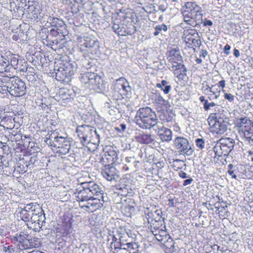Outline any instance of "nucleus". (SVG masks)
Instances as JSON below:
<instances>
[{
    "instance_id": "nucleus-1",
    "label": "nucleus",
    "mask_w": 253,
    "mask_h": 253,
    "mask_svg": "<svg viewBox=\"0 0 253 253\" xmlns=\"http://www.w3.org/2000/svg\"><path fill=\"white\" fill-rule=\"evenodd\" d=\"M134 122L144 129L153 128L159 122L155 112L148 107L140 108L136 112Z\"/></svg>"
},
{
    "instance_id": "nucleus-2",
    "label": "nucleus",
    "mask_w": 253,
    "mask_h": 253,
    "mask_svg": "<svg viewBox=\"0 0 253 253\" xmlns=\"http://www.w3.org/2000/svg\"><path fill=\"white\" fill-rule=\"evenodd\" d=\"M102 191V188L94 181L82 182L74 192L79 202H87L95 195H98Z\"/></svg>"
},
{
    "instance_id": "nucleus-3",
    "label": "nucleus",
    "mask_w": 253,
    "mask_h": 253,
    "mask_svg": "<svg viewBox=\"0 0 253 253\" xmlns=\"http://www.w3.org/2000/svg\"><path fill=\"white\" fill-rule=\"evenodd\" d=\"M76 132L84 145L88 143L95 145L99 144L100 136L95 127L83 125L77 127Z\"/></svg>"
},
{
    "instance_id": "nucleus-4",
    "label": "nucleus",
    "mask_w": 253,
    "mask_h": 253,
    "mask_svg": "<svg viewBox=\"0 0 253 253\" xmlns=\"http://www.w3.org/2000/svg\"><path fill=\"white\" fill-rule=\"evenodd\" d=\"M167 59L171 64V70L175 75L182 74L186 72V69L182 64V58L178 47L174 48L168 52Z\"/></svg>"
},
{
    "instance_id": "nucleus-5",
    "label": "nucleus",
    "mask_w": 253,
    "mask_h": 253,
    "mask_svg": "<svg viewBox=\"0 0 253 253\" xmlns=\"http://www.w3.org/2000/svg\"><path fill=\"white\" fill-rule=\"evenodd\" d=\"M234 144L235 141L233 139L230 137L221 138L217 141L213 148L215 157L228 156L233 149Z\"/></svg>"
},
{
    "instance_id": "nucleus-6",
    "label": "nucleus",
    "mask_w": 253,
    "mask_h": 253,
    "mask_svg": "<svg viewBox=\"0 0 253 253\" xmlns=\"http://www.w3.org/2000/svg\"><path fill=\"white\" fill-rule=\"evenodd\" d=\"M99 43L97 40L89 37L81 38L78 47L82 52H87L92 54H96L99 51Z\"/></svg>"
},
{
    "instance_id": "nucleus-7",
    "label": "nucleus",
    "mask_w": 253,
    "mask_h": 253,
    "mask_svg": "<svg viewBox=\"0 0 253 253\" xmlns=\"http://www.w3.org/2000/svg\"><path fill=\"white\" fill-rule=\"evenodd\" d=\"M6 86L9 93L15 97L23 96L26 93L25 83L18 77L13 78Z\"/></svg>"
},
{
    "instance_id": "nucleus-8",
    "label": "nucleus",
    "mask_w": 253,
    "mask_h": 253,
    "mask_svg": "<svg viewBox=\"0 0 253 253\" xmlns=\"http://www.w3.org/2000/svg\"><path fill=\"white\" fill-rule=\"evenodd\" d=\"M174 146L181 155L190 156L194 152L189 141L183 137H177L173 141Z\"/></svg>"
},
{
    "instance_id": "nucleus-9",
    "label": "nucleus",
    "mask_w": 253,
    "mask_h": 253,
    "mask_svg": "<svg viewBox=\"0 0 253 253\" xmlns=\"http://www.w3.org/2000/svg\"><path fill=\"white\" fill-rule=\"evenodd\" d=\"M145 213L146 218L151 230L159 228L162 226L163 218L161 210H157L154 211H149L147 213Z\"/></svg>"
},
{
    "instance_id": "nucleus-10",
    "label": "nucleus",
    "mask_w": 253,
    "mask_h": 253,
    "mask_svg": "<svg viewBox=\"0 0 253 253\" xmlns=\"http://www.w3.org/2000/svg\"><path fill=\"white\" fill-rule=\"evenodd\" d=\"M103 191L102 190L101 192L98 195H95L93 198H91L85 205L81 206L82 208H85L87 209V211L93 212L97 210L100 209L105 202Z\"/></svg>"
},
{
    "instance_id": "nucleus-11",
    "label": "nucleus",
    "mask_w": 253,
    "mask_h": 253,
    "mask_svg": "<svg viewBox=\"0 0 253 253\" xmlns=\"http://www.w3.org/2000/svg\"><path fill=\"white\" fill-rule=\"evenodd\" d=\"M81 82L84 84H88L92 88H100V84L102 82L100 76L94 73L85 72L82 74Z\"/></svg>"
},
{
    "instance_id": "nucleus-12",
    "label": "nucleus",
    "mask_w": 253,
    "mask_h": 253,
    "mask_svg": "<svg viewBox=\"0 0 253 253\" xmlns=\"http://www.w3.org/2000/svg\"><path fill=\"white\" fill-rule=\"evenodd\" d=\"M153 128L158 133L163 141H169L172 139L171 131L165 127L162 122H159Z\"/></svg>"
},
{
    "instance_id": "nucleus-13",
    "label": "nucleus",
    "mask_w": 253,
    "mask_h": 253,
    "mask_svg": "<svg viewBox=\"0 0 253 253\" xmlns=\"http://www.w3.org/2000/svg\"><path fill=\"white\" fill-rule=\"evenodd\" d=\"M117 233L119 237V243L123 246L133 238L134 234L125 226H120L117 229Z\"/></svg>"
},
{
    "instance_id": "nucleus-14",
    "label": "nucleus",
    "mask_w": 253,
    "mask_h": 253,
    "mask_svg": "<svg viewBox=\"0 0 253 253\" xmlns=\"http://www.w3.org/2000/svg\"><path fill=\"white\" fill-rule=\"evenodd\" d=\"M213 125L211 128V131L213 133L222 134L227 131L228 123L221 117H219L218 121Z\"/></svg>"
},
{
    "instance_id": "nucleus-15",
    "label": "nucleus",
    "mask_w": 253,
    "mask_h": 253,
    "mask_svg": "<svg viewBox=\"0 0 253 253\" xmlns=\"http://www.w3.org/2000/svg\"><path fill=\"white\" fill-rule=\"evenodd\" d=\"M108 234L107 240L108 241L111 240L110 248L112 250H114V251H116L117 250L123 247L122 245L119 243V237H118L117 233H116L115 231L109 230Z\"/></svg>"
},
{
    "instance_id": "nucleus-16",
    "label": "nucleus",
    "mask_w": 253,
    "mask_h": 253,
    "mask_svg": "<svg viewBox=\"0 0 253 253\" xmlns=\"http://www.w3.org/2000/svg\"><path fill=\"white\" fill-rule=\"evenodd\" d=\"M28 235L24 233H20L19 234H16L12 238L13 241L18 242L19 244L18 246L19 248L21 250L28 249V247L27 244L29 242L28 239H27Z\"/></svg>"
},
{
    "instance_id": "nucleus-17",
    "label": "nucleus",
    "mask_w": 253,
    "mask_h": 253,
    "mask_svg": "<svg viewBox=\"0 0 253 253\" xmlns=\"http://www.w3.org/2000/svg\"><path fill=\"white\" fill-rule=\"evenodd\" d=\"M153 234L155 237L156 239L160 242L161 244L166 241V240L169 238V235L168 232L163 229H159V228L153 229L152 230Z\"/></svg>"
},
{
    "instance_id": "nucleus-18",
    "label": "nucleus",
    "mask_w": 253,
    "mask_h": 253,
    "mask_svg": "<svg viewBox=\"0 0 253 253\" xmlns=\"http://www.w3.org/2000/svg\"><path fill=\"white\" fill-rule=\"evenodd\" d=\"M22 209L25 210V211L33 213L36 216L39 214V212H41L42 211V208L37 203H31L26 204Z\"/></svg>"
},
{
    "instance_id": "nucleus-19",
    "label": "nucleus",
    "mask_w": 253,
    "mask_h": 253,
    "mask_svg": "<svg viewBox=\"0 0 253 253\" xmlns=\"http://www.w3.org/2000/svg\"><path fill=\"white\" fill-rule=\"evenodd\" d=\"M114 170L115 168L113 166L105 168L102 172V175L107 180L112 181L115 179Z\"/></svg>"
},
{
    "instance_id": "nucleus-20",
    "label": "nucleus",
    "mask_w": 253,
    "mask_h": 253,
    "mask_svg": "<svg viewBox=\"0 0 253 253\" xmlns=\"http://www.w3.org/2000/svg\"><path fill=\"white\" fill-rule=\"evenodd\" d=\"M70 143L69 141H65L62 144L58 145L56 147V153L59 156L65 155L69 153L70 149Z\"/></svg>"
},
{
    "instance_id": "nucleus-21",
    "label": "nucleus",
    "mask_w": 253,
    "mask_h": 253,
    "mask_svg": "<svg viewBox=\"0 0 253 253\" xmlns=\"http://www.w3.org/2000/svg\"><path fill=\"white\" fill-rule=\"evenodd\" d=\"M185 11L189 13L191 16H194L201 8L195 2H187L185 4Z\"/></svg>"
},
{
    "instance_id": "nucleus-22",
    "label": "nucleus",
    "mask_w": 253,
    "mask_h": 253,
    "mask_svg": "<svg viewBox=\"0 0 253 253\" xmlns=\"http://www.w3.org/2000/svg\"><path fill=\"white\" fill-rule=\"evenodd\" d=\"M11 70V66L9 60L1 56L0 58V72H8Z\"/></svg>"
},
{
    "instance_id": "nucleus-23",
    "label": "nucleus",
    "mask_w": 253,
    "mask_h": 253,
    "mask_svg": "<svg viewBox=\"0 0 253 253\" xmlns=\"http://www.w3.org/2000/svg\"><path fill=\"white\" fill-rule=\"evenodd\" d=\"M20 217L22 220L24 221H29L35 222L36 220H35V215L32 213H30L25 210L22 209L20 211Z\"/></svg>"
},
{
    "instance_id": "nucleus-24",
    "label": "nucleus",
    "mask_w": 253,
    "mask_h": 253,
    "mask_svg": "<svg viewBox=\"0 0 253 253\" xmlns=\"http://www.w3.org/2000/svg\"><path fill=\"white\" fill-rule=\"evenodd\" d=\"M123 247H126L128 252H131V253H140L139 251V246L138 244L135 242L128 241L126 242L125 245H123Z\"/></svg>"
},
{
    "instance_id": "nucleus-25",
    "label": "nucleus",
    "mask_w": 253,
    "mask_h": 253,
    "mask_svg": "<svg viewBox=\"0 0 253 253\" xmlns=\"http://www.w3.org/2000/svg\"><path fill=\"white\" fill-rule=\"evenodd\" d=\"M253 123L247 117L241 118L238 122L237 126L241 128L242 131L246 129L248 126L252 125Z\"/></svg>"
},
{
    "instance_id": "nucleus-26",
    "label": "nucleus",
    "mask_w": 253,
    "mask_h": 253,
    "mask_svg": "<svg viewBox=\"0 0 253 253\" xmlns=\"http://www.w3.org/2000/svg\"><path fill=\"white\" fill-rule=\"evenodd\" d=\"M156 86L160 88L166 94L169 92L171 88V85L165 80H162L161 83L157 84Z\"/></svg>"
},
{
    "instance_id": "nucleus-27",
    "label": "nucleus",
    "mask_w": 253,
    "mask_h": 253,
    "mask_svg": "<svg viewBox=\"0 0 253 253\" xmlns=\"http://www.w3.org/2000/svg\"><path fill=\"white\" fill-rule=\"evenodd\" d=\"M242 131L244 132V136L247 139L253 142V123L248 126Z\"/></svg>"
},
{
    "instance_id": "nucleus-28",
    "label": "nucleus",
    "mask_w": 253,
    "mask_h": 253,
    "mask_svg": "<svg viewBox=\"0 0 253 253\" xmlns=\"http://www.w3.org/2000/svg\"><path fill=\"white\" fill-rule=\"evenodd\" d=\"M100 162L104 168L112 167L113 164L115 163L111 158L108 157V155H106L105 154L100 159Z\"/></svg>"
},
{
    "instance_id": "nucleus-29",
    "label": "nucleus",
    "mask_w": 253,
    "mask_h": 253,
    "mask_svg": "<svg viewBox=\"0 0 253 253\" xmlns=\"http://www.w3.org/2000/svg\"><path fill=\"white\" fill-rule=\"evenodd\" d=\"M219 117H220V115L216 113H211L210 114L207 121L211 128L214 126L213 124L218 121Z\"/></svg>"
},
{
    "instance_id": "nucleus-30",
    "label": "nucleus",
    "mask_w": 253,
    "mask_h": 253,
    "mask_svg": "<svg viewBox=\"0 0 253 253\" xmlns=\"http://www.w3.org/2000/svg\"><path fill=\"white\" fill-rule=\"evenodd\" d=\"M134 207L129 205L125 206L122 209V211L123 213L125 216L127 217H130L131 215L134 213Z\"/></svg>"
},
{
    "instance_id": "nucleus-31",
    "label": "nucleus",
    "mask_w": 253,
    "mask_h": 253,
    "mask_svg": "<svg viewBox=\"0 0 253 253\" xmlns=\"http://www.w3.org/2000/svg\"><path fill=\"white\" fill-rule=\"evenodd\" d=\"M105 154L106 155H108L110 158L115 163L117 162L118 160V152L114 150L110 149L106 152Z\"/></svg>"
},
{
    "instance_id": "nucleus-32",
    "label": "nucleus",
    "mask_w": 253,
    "mask_h": 253,
    "mask_svg": "<svg viewBox=\"0 0 253 253\" xmlns=\"http://www.w3.org/2000/svg\"><path fill=\"white\" fill-rule=\"evenodd\" d=\"M187 32L188 31L184 34V41L187 44L189 45L194 44L195 42H197V40L193 38V34H191L189 32V34H187Z\"/></svg>"
},
{
    "instance_id": "nucleus-33",
    "label": "nucleus",
    "mask_w": 253,
    "mask_h": 253,
    "mask_svg": "<svg viewBox=\"0 0 253 253\" xmlns=\"http://www.w3.org/2000/svg\"><path fill=\"white\" fill-rule=\"evenodd\" d=\"M155 32L153 34L155 36H158L162 31L166 32L168 27L165 24L158 25L154 27Z\"/></svg>"
},
{
    "instance_id": "nucleus-34",
    "label": "nucleus",
    "mask_w": 253,
    "mask_h": 253,
    "mask_svg": "<svg viewBox=\"0 0 253 253\" xmlns=\"http://www.w3.org/2000/svg\"><path fill=\"white\" fill-rule=\"evenodd\" d=\"M204 19L203 15L200 9L193 16V23L195 22L196 24H200L202 23Z\"/></svg>"
},
{
    "instance_id": "nucleus-35",
    "label": "nucleus",
    "mask_w": 253,
    "mask_h": 253,
    "mask_svg": "<svg viewBox=\"0 0 253 253\" xmlns=\"http://www.w3.org/2000/svg\"><path fill=\"white\" fill-rule=\"evenodd\" d=\"M210 92L212 93V94H211L209 96V98L210 100L217 99L219 98L220 93V90H219V88H215V89H213V88H210Z\"/></svg>"
},
{
    "instance_id": "nucleus-36",
    "label": "nucleus",
    "mask_w": 253,
    "mask_h": 253,
    "mask_svg": "<svg viewBox=\"0 0 253 253\" xmlns=\"http://www.w3.org/2000/svg\"><path fill=\"white\" fill-rule=\"evenodd\" d=\"M55 138L53 141L54 147H57L58 145H61L63 143H64L65 141H68L66 140L65 137L60 136L59 137L56 135V133H55Z\"/></svg>"
},
{
    "instance_id": "nucleus-37",
    "label": "nucleus",
    "mask_w": 253,
    "mask_h": 253,
    "mask_svg": "<svg viewBox=\"0 0 253 253\" xmlns=\"http://www.w3.org/2000/svg\"><path fill=\"white\" fill-rule=\"evenodd\" d=\"M35 220L38 222V223L40 225L42 222V226L43 223H45V217L44 211L42 210L41 212H39V214H38L36 216H35Z\"/></svg>"
},
{
    "instance_id": "nucleus-38",
    "label": "nucleus",
    "mask_w": 253,
    "mask_h": 253,
    "mask_svg": "<svg viewBox=\"0 0 253 253\" xmlns=\"http://www.w3.org/2000/svg\"><path fill=\"white\" fill-rule=\"evenodd\" d=\"M183 16L184 21L187 24L192 25L193 23V17L191 15L189 14V13L184 11L183 12Z\"/></svg>"
},
{
    "instance_id": "nucleus-39",
    "label": "nucleus",
    "mask_w": 253,
    "mask_h": 253,
    "mask_svg": "<svg viewBox=\"0 0 253 253\" xmlns=\"http://www.w3.org/2000/svg\"><path fill=\"white\" fill-rule=\"evenodd\" d=\"M237 171V169H235L233 165L230 164L228 165V173L232 178L237 179L236 173Z\"/></svg>"
},
{
    "instance_id": "nucleus-40",
    "label": "nucleus",
    "mask_w": 253,
    "mask_h": 253,
    "mask_svg": "<svg viewBox=\"0 0 253 253\" xmlns=\"http://www.w3.org/2000/svg\"><path fill=\"white\" fill-rule=\"evenodd\" d=\"M141 140L144 143L149 144L153 141V139L151 134L144 133L141 135Z\"/></svg>"
},
{
    "instance_id": "nucleus-41",
    "label": "nucleus",
    "mask_w": 253,
    "mask_h": 253,
    "mask_svg": "<svg viewBox=\"0 0 253 253\" xmlns=\"http://www.w3.org/2000/svg\"><path fill=\"white\" fill-rule=\"evenodd\" d=\"M118 81L123 82L122 84L120 85L124 91L126 92H128L130 91V88L128 83L125 80V79L121 78L118 80Z\"/></svg>"
},
{
    "instance_id": "nucleus-42",
    "label": "nucleus",
    "mask_w": 253,
    "mask_h": 253,
    "mask_svg": "<svg viewBox=\"0 0 253 253\" xmlns=\"http://www.w3.org/2000/svg\"><path fill=\"white\" fill-rule=\"evenodd\" d=\"M29 242L27 244V246H29L28 247V249H32V248H37L40 246V243L35 240V238L31 239H28Z\"/></svg>"
},
{
    "instance_id": "nucleus-43",
    "label": "nucleus",
    "mask_w": 253,
    "mask_h": 253,
    "mask_svg": "<svg viewBox=\"0 0 253 253\" xmlns=\"http://www.w3.org/2000/svg\"><path fill=\"white\" fill-rule=\"evenodd\" d=\"M16 78V77H15L14 76L9 77L8 76L5 75V76H3L1 77V78H0V81L2 83L6 84L4 86V87H6V86L8 84H9V83L12 82V79L13 78Z\"/></svg>"
},
{
    "instance_id": "nucleus-44",
    "label": "nucleus",
    "mask_w": 253,
    "mask_h": 253,
    "mask_svg": "<svg viewBox=\"0 0 253 253\" xmlns=\"http://www.w3.org/2000/svg\"><path fill=\"white\" fill-rule=\"evenodd\" d=\"M166 241H164L162 244H163L166 248L170 249L173 247L174 242L173 239L169 236V238H168L166 240Z\"/></svg>"
},
{
    "instance_id": "nucleus-45",
    "label": "nucleus",
    "mask_w": 253,
    "mask_h": 253,
    "mask_svg": "<svg viewBox=\"0 0 253 253\" xmlns=\"http://www.w3.org/2000/svg\"><path fill=\"white\" fill-rule=\"evenodd\" d=\"M10 65L11 66V69L13 68L14 69H18V59L17 57L15 56H13L10 59Z\"/></svg>"
},
{
    "instance_id": "nucleus-46",
    "label": "nucleus",
    "mask_w": 253,
    "mask_h": 253,
    "mask_svg": "<svg viewBox=\"0 0 253 253\" xmlns=\"http://www.w3.org/2000/svg\"><path fill=\"white\" fill-rule=\"evenodd\" d=\"M55 138V132H53L49 135L48 138H46L45 142L48 145L54 146L53 141Z\"/></svg>"
},
{
    "instance_id": "nucleus-47",
    "label": "nucleus",
    "mask_w": 253,
    "mask_h": 253,
    "mask_svg": "<svg viewBox=\"0 0 253 253\" xmlns=\"http://www.w3.org/2000/svg\"><path fill=\"white\" fill-rule=\"evenodd\" d=\"M195 144L197 148L202 150L205 147V141L202 138H197L195 140Z\"/></svg>"
},
{
    "instance_id": "nucleus-48",
    "label": "nucleus",
    "mask_w": 253,
    "mask_h": 253,
    "mask_svg": "<svg viewBox=\"0 0 253 253\" xmlns=\"http://www.w3.org/2000/svg\"><path fill=\"white\" fill-rule=\"evenodd\" d=\"M155 100L157 103L160 104H164L165 102L164 99L161 94L158 92H156L155 93Z\"/></svg>"
},
{
    "instance_id": "nucleus-49",
    "label": "nucleus",
    "mask_w": 253,
    "mask_h": 253,
    "mask_svg": "<svg viewBox=\"0 0 253 253\" xmlns=\"http://www.w3.org/2000/svg\"><path fill=\"white\" fill-rule=\"evenodd\" d=\"M7 145L4 144L2 142L0 141V157H3V154L5 153V151L8 149Z\"/></svg>"
},
{
    "instance_id": "nucleus-50",
    "label": "nucleus",
    "mask_w": 253,
    "mask_h": 253,
    "mask_svg": "<svg viewBox=\"0 0 253 253\" xmlns=\"http://www.w3.org/2000/svg\"><path fill=\"white\" fill-rule=\"evenodd\" d=\"M202 90L205 94H208L210 92V88H212L215 86V85H212L211 86H210L207 84L205 86L204 84H202Z\"/></svg>"
},
{
    "instance_id": "nucleus-51",
    "label": "nucleus",
    "mask_w": 253,
    "mask_h": 253,
    "mask_svg": "<svg viewBox=\"0 0 253 253\" xmlns=\"http://www.w3.org/2000/svg\"><path fill=\"white\" fill-rule=\"evenodd\" d=\"M215 106V104L214 102H209V101H205V103H204V108L206 111L209 110L211 107H213Z\"/></svg>"
},
{
    "instance_id": "nucleus-52",
    "label": "nucleus",
    "mask_w": 253,
    "mask_h": 253,
    "mask_svg": "<svg viewBox=\"0 0 253 253\" xmlns=\"http://www.w3.org/2000/svg\"><path fill=\"white\" fill-rule=\"evenodd\" d=\"M224 96V98L226 100H228L230 102L233 101V100L234 99V95H233L232 94H231L230 93H228L225 92Z\"/></svg>"
},
{
    "instance_id": "nucleus-53",
    "label": "nucleus",
    "mask_w": 253,
    "mask_h": 253,
    "mask_svg": "<svg viewBox=\"0 0 253 253\" xmlns=\"http://www.w3.org/2000/svg\"><path fill=\"white\" fill-rule=\"evenodd\" d=\"M112 28L115 33H118L119 35L120 34V32L121 31V30L119 24H114Z\"/></svg>"
},
{
    "instance_id": "nucleus-54",
    "label": "nucleus",
    "mask_w": 253,
    "mask_h": 253,
    "mask_svg": "<svg viewBox=\"0 0 253 253\" xmlns=\"http://www.w3.org/2000/svg\"><path fill=\"white\" fill-rule=\"evenodd\" d=\"M202 23L203 24V26H211L213 24V23L211 20H208L206 18H204Z\"/></svg>"
},
{
    "instance_id": "nucleus-55",
    "label": "nucleus",
    "mask_w": 253,
    "mask_h": 253,
    "mask_svg": "<svg viewBox=\"0 0 253 253\" xmlns=\"http://www.w3.org/2000/svg\"><path fill=\"white\" fill-rule=\"evenodd\" d=\"M52 20H53V21L52 22V25L54 26H55L56 25V24L58 21L59 22V24L61 26H62V25L64 24V22L63 21L60 20L57 18H56V19L53 18Z\"/></svg>"
},
{
    "instance_id": "nucleus-56",
    "label": "nucleus",
    "mask_w": 253,
    "mask_h": 253,
    "mask_svg": "<svg viewBox=\"0 0 253 253\" xmlns=\"http://www.w3.org/2000/svg\"><path fill=\"white\" fill-rule=\"evenodd\" d=\"M230 48L231 46L229 44H226L224 47V53L226 55H228L230 53L229 50H230Z\"/></svg>"
},
{
    "instance_id": "nucleus-57",
    "label": "nucleus",
    "mask_w": 253,
    "mask_h": 253,
    "mask_svg": "<svg viewBox=\"0 0 253 253\" xmlns=\"http://www.w3.org/2000/svg\"><path fill=\"white\" fill-rule=\"evenodd\" d=\"M193 181V179L192 178L186 179V180H185L184 181L183 183V185L185 186H187L188 185H189V184H190L192 183V182Z\"/></svg>"
},
{
    "instance_id": "nucleus-58",
    "label": "nucleus",
    "mask_w": 253,
    "mask_h": 253,
    "mask_svg": "<svg viewBox=\"0 0 253 253\" xmlns=\"http://www.w3.org/2000/svg\"><path fill=\"white\" fill-rule=\"evenodd\" d=\"M178 175L179 177L182 178H186L187 177V174L183 171H179L178 173Z\"/></svg>"
},
{
    "instance_id": "nucleus-59",
    "label": "nucleus",
    "mask_w": 253,
    "mask_h": 253,
    "mask_svg": "<svg viewBox=\"0 0 253 253\" xmlns=\"http://www.w3.org/2000/svg\"><path fill=\"white\" fill-rule=\"evenodd\" d=\"M225 81L224 80H221L219 82L218 88H219L220 87L223 88L225 87Z\"/></svg>"
},
{
    "instance_id": "nucleus-60",
    "label": "nucleus",
    "mask_w": 253,
    "mask_h": 253,
    "mask_svg": "<svg viewBox=\"0 0 253 253\" xmlns=\"http://www.w3.org/2000/svg\"><path fill=\"white\" fill-rule=\"evenodd\" d=\"M208 55V52L205 50H202L201 53L200 55V57L205 58Z\"/></svg>"
},
{
    "instance_id": "nucleus-61",
    "label": "nucleus",
    "mask_w": 253,
    "mask_h": 253,
    "mask_svg": "<svg viewBox=\"0 0 253 253\" xmlns=\"http://www.w3.org/2000/svg\"><path fill=\"white\" fill-rule=\"evenodd\" d=\"M233 54L236 58L239 57L240 55L239 50L237 49H234L233 50Z\"/></svg>"
},
{
    "instance_id": "nucleus-62",
    "label": "nucleus",
    "mask_w": 253,
    "mask_h": 253,
    "mask_svg": "<svg viewBox=\"0 0 253 253\" xmlns=\"http://www.w3.org/2000/svg\"><path fill=\"white\" fill-rule=\"evenodd\" d=\"M217 250L219 251L220 253H226L227 252H228L227 250H222L220 247L217 245Z\"/></svg>"
},
{
    "instance_id": "nucleus-63",
    "label": "nucleus",
    "mask_w": 253,
    "mask_h": 253,
    "mask_svg": "<svg viewBox=\"0 0 253 253\" xmlns=\"http://www.w3.org/2000/svg\"><path fill=\"white\" fill-rule=\"evenodd\" d=\"M199 100L201 102H204V103H205V101H208V100L205 99V97L203 96H201L199 98Z\"/></svg>"
},
{
    "instance_id": "nucleus-64",
    "label": "nucleus",
    "mask_w": 253,
    "mask_h": 253,
    "mask_svg": "<svg viewBox=\"0 0 253 253\" xmlns=\"http://www.w3.org/2000/svg\"><path fill=\"white\" fill-rule=\"evenodd\" d=\"M159 9L164 12L166 10V8H164L163 5H160L159 6Z\"/></svg>"
}]
</instances>
